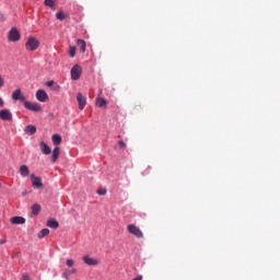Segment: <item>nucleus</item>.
Listing matches in <instances>:
<instances>
[{
  "instance_id": "f257e3e1",
  "label": "nucleus",
  "mask_w": 280,
  "mask_h": 280,
  "mask_svg": "<svg viewBox=\"0 0 280 280\" xmlns=\"http://www.w3.org/2000/svg\"><path fill=\"white\" fill-rule=\"evenodd\" d=\"M38 47H40V42L36 37H28L25 49L27 51H36Z\"/></svg>"
},
{
  "instance_id": "f03ea898",
  "label": "nucleus",
  "mask_w": 280,
  "mask_h": 280,
  "mask_svg": "<svg viewBox=\"0 0 280 280\" xmlns=\"http://www.w3.org/2000/svg\"><path fill=\"white\" fill-rule=\"evenodd\" d=\"M127 231L135 237H138V240H141L143 237V232L141 231V229H139V226L135 224H129L127 226Z\"/></svg>"
},
{
  "instance_id": "7ed1b4c3",
  "label": "nucleus",
  "mask_w": 280,
  "mask_h": 280,
  "mask_svg": "<svg viewBox=\"0 0 280 280\" xmlns=\"http://www.w3.org/2000/svg\"><path fill=\"white\" fill-rule=\"evenodd\" d=\"M24 108L32 110L33 113H40V110H43L40 104L28 101L24 102Z\"/></svg>"
},
{
  "instance_id": "20e7f679",
  "label": "nucleus",
  "mask_w": 280,
  "mask_h": 280,
  "mask_svg": "<svg viewBox=\"0 0 280 280\" xmlns=\"http://www.w3.org/2000/svg\"><path fill=\"white\" fill-rule=\"evenodd\" d=\"M8 39L10 43H18V40H21V33H19V30L11 28L8 34Z\"/></svg>"
},
{
  "instance_id": "39448f33",
  "label": "nucleus",
  "mask_w": 280,
  "mask_h": 280,
  "mask_svg": "<svg viewBox=\"0 0 280 280\" xmlns=\"http://www.w3.org/2000/svg\"><path fill=\"white\" fill-rule=\"evenodd\" d=\"M12 100H14V102H22L23 105L27 102L23 92H21V89H18L12 93Z\"/></svg>"
},
{
  "instance_id": "423d86ee",
  "label": "nucleus",
  "mask_w": 280,
  "mask_h": 280,
  "mask_svg": "<svg viewBox=\"0 0 280 280\" xmlns=\"http://www.w3.org/2000/svg\"><path fill=\"white\" fill-rule=\"evenodd\" d=\"M82 75V67L80 65H74L71 69V79L78 80Z\"/></svg>"
},
{
  "instance_id": "0eeeda50",
  "label": "nucleus",
  "mask_w": 280,
  "mask_h": 280,
  "mask_svg": "<svg viewBox=\"0 0 280 280\" xmlns=\"http://www.w3.org/2000/svg\"><path fill=\"white\" fill-rule=\"evenodd\" d=\"M82 259L86 266H100V260L89 255L83 256Z\"/></svg>"
},
{
  "instance_id": "6e6552de",
  "label": "nucleus",
  "mask_w": 280,
  "mask_h": 280,
  "mask_svg": "<svg viewBox=\"0 0 280 280\" xmlns=\"http://www.w3.org/2000/svg\"><path fill=\"white\" fill-rule=\"evenodd\" d=\"M35 97L38 102H48L49 95H47V92L45 90H38L35 94Z\"/></svg>"
},
{
  "instance_id": "1a4fd4ad",
  "label": "nucleus",
  "mask_w": 280,
  "mask_h": 280,
  "mask_svg": "<svg viewBox=\"0 0 280 280\" xmlns=\"http://www.w3.org/2000/svg\"><path fill=\"white\" fill-rule=\"evenodd\" d=\"M31 180L34 189H43V179H40V177H36L34 174H32Z\"/></svg>"
},
{
  "instance_id": "9d476101",
  "label": "nucleus",
  "mask_w": 280,
  "mask_h": 280,
  "mask_svg": "<svg viewBox=\"0 0 280 280\" xmlns=\"http://www.w3.org/2000/svg\"><path fill=\"white\" fill-rule=\"evenodd\" d=\"M0 119H2V121H12V112H10V109H1Z\"/></svg>"
},
{
  "instance_id": "9b49d317",
  "label": "nucleus",
  "mask_w": 280,
  "mask_h": 280,
  "mask_svg": "<svg viewBox=\"0 0 280 280\" xmlns=\"http://www.w3.org/2000/svg\"><path fill=\"white\" fill-rule=\"evenodd\" d=\"M77 102L79 104L80 110H84V106H86V96H83L82 93H78Z\"/></svg>"
},
{
  "instance_id": "f8f14e48",
  "label": "nucleus",
  "mask_w": 280,
  "mask_h": 280,
  "mask_svg": "<svg viewBox=\"0 0 280 280\" xmlns=\"http://www.w3.org/2000/svg\"><path fill=\"white\" fill-rule=\"evenodd\" d=\"M39 150L46 155L51 154V148L45 141L39 142Z\"/></svg>"
},
{
  "instance_id": "ddd939ff",
  "label": "nucleus",
  "mask_w": 280,
  "mask_h": 280,
  "mask_svg": "<svg viewBox=\"0 0 280 280\" xmlns=\"http://www.w3.org/2000/svg\"><path fill=\"white\" fill-rule=\"evenodd\" d=\"M19 174L21 176H23V178H26V176L30 175V167H27V165H21L20 168H19Z\"/></svg>"
},
{
  "instance_id": "4468645a",
  "label": "nucleus",
  "mask_w": 280,
  "mask_h": 280,
  "mask_svg": "<svg viewBox=\"0 0 280 280\" xmlns=\"http://www.w3.org/2000/svg\"><path fill=\"white\" fill-rule=\"evenodd\" d=\"M60 156V147H55L51 154V163H56Z\"/></svg>"
},
{
  "instance_id": "2eb2a0df",
  "label": "nucleus",
  "mask_w": 280,
  "mask_h": 280,
  "mask_svg": "<svg viewBox=\"0 0 280 280\" xmlns=\"http://www.w3.org/2000/svg\"><path fill=\"white\" fill-rule=\"evenodd\" d=\"M51 141L56 148L62 143V137L60 135H52Z\"/></svg>"
},
{
  "instance_id": "dca6fc26",
  "label": "nucleus",
  "mask_w": 280,
  "mask_h": 280,
  "mask_svg": "<svg viewBox=\"0 0 280 280\" xmlns=\"http://www.w3.org/2000/svg\"><path fill=\"white\" fill-rule=\"evenodd\" d=\"M11 224H25V218L23 217H13L10 220Z\"/></svg>"
},
{
  "instance_id": "f3484780",
  "label": "nucleus",
  "mask_w": 280,
  "mask_h": 280,
  "mask_svg": "<svg viewBox=\"0 0 280 280\" xmlns=\"http://www.w3.org/2000/svg\"><path fill=\"white\" fill-rule=\"evenodd\" d=\"M77 45L82 54L86 51V42H84V39H77Z\"/></svg>"
},
{
  "instance_id": "a211bd4d",
  "label": "nucleus",
  "mask_w": 280,
  "mask_h": 280,
  "mask_svg": "<svg viewBox=\"0 0 280 280\" xmlns=\"http://www.w3.org/2000/svg\"><path fill=\"white\" fill-rule=\"evenodd\" d=\"M24 131L26 132V135H36V126L28 125L25 127Z\"/></svg>"
},
{
  "instance_id": "6ab92c4d",
  "label": "nucleus",
  "mask_w": 280,
  "mask_h": 280,
  "mask_svg": "<svg viewBox=\"0 0 280 280\" xmlns=\"http://www.w3.org/2000/svg\"><path fill=\"white\" fill-rule=\"evenodd\" d=\"M47 226H49V229H58V226H60V223H58V221L55 219H50L47 221Z\"/></svg>"
},
{
  "instance_id": "aec40b11",
  "label": "nucleus",
  "mask_w": 280,
  "mask_h": 280,
  "mask_svg": "<svg viewBox=\"0 0 280 280\" xmlns=\"http://www.w3.org/2000/svg\"><path fill=\"white\" fill-rule=\"evenodd\" d=\"M95 104L98 108H104V106H106V100L103 97H97Z\"/></svg>"
},
{
  "instance_id": "412c9836",
  "label": "nucleus",
  "mask_w": 280,
  "mask_h": 280,
  "mask_svg": "<svg viewBox=\"0 0 280 280\" xmlns=\"http://www.w3.org/2000/svg\"><path fill=\"white\" fill-rule=\"evenodd\" d=\"M32 213L33 215H38L40 213V205L34 203L32 206Z\"/></svg>"
},
{
  "instance_id": "4be33fe9",
  "label": "nucleus",
  "mask_w": 280,
  "mask_h": 280,
  "mask_svg": "<svg viewBox=\"0 0 280 280\" xmlns=\"http://www.w3.org/2000/svg\"><path fill=\"white\" fill-rule=\"evenodd\" d=\"M44 5L50 8V10H54V8H56V0H45Z\"/></svg>"
},
{
  "instance_id": "5701e85b",
  "label": "nucleus",
  "mask_w": 280,
  "mask_h": 280,
  "mask_svg": "<svg viewBox=\"0 0 280 280\" xmlns=\"http://www.w3.org/2000/svg\"><path fill=\"white\" fill-rule=\"evenodd\" d=\"M75 51H77L75 46H69V48H68V56L70 58H75Z\"/></svg>"
},
{
  "instance_id": "b1692460",
  "label": "nucleus",
  "mask_w": 280,
  "mask_h": 280,
  "mask_svg": "<svg viewBox=\"0 0 280 280\" xmlns=\"http://www.w3.org/2000/svg\"><path fill=\"white\" fill-rule=\"evenodd\" d=\"M49 234V229H43L38 234L37 237L39 240H43V237H47V235Z\"/></svg>"
},
{
  "instance_id": "393cba45",
  "label": "nucleus",
  "mask_w": 280,
  "mask_h": 280,
  "mask_svg": "<svg viewBox=\"0 0 280 280\" xmlns=\"http://www.w3.org/2000/svg\"><path fill=\"white\" fill-rule=\"evenodd\" d=\"M56 19H58V21H65V19H67V14H65L62 11H59L56 13Z\"/></svg>"
},
{
  "instance_id": "a878e982",
  "label": "nucleus",
  "mask_w": 280,
  "mask_h": 280,
  "mask_svg": "<svg viewBox=\"0 0 280 280\" xmlns=\"http://www.w3.org/2000/svg\"><path fill=\"white\" fill-rule=\"evenodd\" d=\"M66 266H68V268H73V266H75V261L73 259L69 258L66 261Z\"/></svg>"
},
{
  "instance_id": "bb28decb",
  "label": "nucleus",
  "mask_w": 280,
  "mask_h": 280,
  "mask_svg": "<svg viewBox=\"0 0 280 280\" xmlns=\"http://www.w3.org/2000/svg\"><path fill=\"white\" fill-rule=\"evenodd\" d=\"M98 196H106V188H102L97 191Z\"/></svg>"
},
{
  "instance_id": "cd10ccee",
  "label": "nucleus",
  "mask_w": 280,
  "mask_h": 280,
  "mask_svg": "<svg viewBox=\"0 0 280 280\" xmlns=\"http://www.w3.org/2000/svg\"><path fill=\"white\" fill-rule=\"evenodd\" d=\"M63 279H69V269H65L62 273Z\"/></svg>"
},
{
  "instance_id": "c85d7f7f",
  "label": "nucleus",
  "mask_w": 280,
  "mask_h": 280,
  "mask_svg": "<svg viewBox=\"0 0 280 280\" xmlns=\"http://www.w3.org/2000/svg\"><path fill=\"white\" fill-rule=\"evenodd\" d=\"M75 272H78V269L75 268L68 269V275H75Z\"/></svg>"
},
{
  "instance_id": "c756f323",
  "label": "nucleus",
  "mask_w": 280,
  "mask_h": 280,
  "mask_svg": "<svg viewBox=\"0 0 280 280\" xmlns=\"http://www.w3.org/2000/svg\"><path fill=\"white\" fill-rule=\"evenodd\" d=\"M118 145H119V148H120L121 150H124V148H126V144L124 143L122 140H119V141H118Z\"/></svg>"
},
{
  "instance_id": "7c9ffc66",
  "label": "nucleus",
  "mask_w": 280,
  "mask_h": 280,
  "mask_svg": "<svg viewBox=\"0 0 280 280\" xmlns=\"http://www.w3.org/2000/svg\"><path fill=\"white\" fill-rule=\"evenodd\" d=\"M21 280H31V279H30V275L24 273V275L22 276Z\"/></svg>"
},
{
  "instance_id": "2f4dec72",
  "label": "nucleus",
  "mask_w": 280,
  "mask_h": 280,
  "mask_svg": "<svg viewBox=\"0 0 280 280\" xmlns=\"http://www.w3.org/2000/svg\"><path fill=\"white\" fill-rule=\"evenodd\" d=\"M4 105H5V102H3V98L0 97V108H3Z\"/></svg>"
},
{
  "instance_id": "473e14b6",
  "label": "nucleus",
  "mask_w": 280,
  "mask_h": 280,
  "mask_svg": "<svg viewBox=\"0 0 280 280\" xmlns=\"http://www.w3.org/2000/svg\"><path fill=\"white\" fill-rule=\"evenodd\" d=\"M46 86H49V88L54 86V81H48V82L46 83Z\"/></svg>"
},
{
  "instance_id": "72a5a7b5",
  "label": "nucleus",
  "mask_w": 280,
  "mask_h": 280,
  "mask_svg": "<svg viewBox=\"0 0 280 280\" xmlns=\"http://www.w3.org/2000/svg\"><path fill=\"white\" fill-rule=\"evenodd\" d=\"M3 84H4L3 77H1V74H0V89H1V86H3Z\"/></svg>"
},
{
  "instance_id": "f704fd0d",
  "label": "nucleus",
  "mask_w": 280,
  "mask_h": 280,
  "mask_svg": "<svg viewBox=\"0 0 280 280\" xmlns=\"http://www.w3.org/2000/svg\"><path fill=\"white\" fill-rule=\"evenodd\" d=\"M5 242H7L5 238L0 240V244H5Z\"/></svg>"
}]
</instances>
